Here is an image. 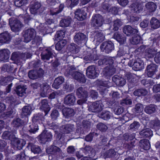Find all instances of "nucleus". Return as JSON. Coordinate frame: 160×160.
Returning a JSON list of instances; mask_svg holds the SVG:
<instances>
[{
    "instance_id": "f257e3e1",
    "label": "nucleus",
    "mask_w": 160,
    "mask_h": 160,
    "mask_svg": "<svg viewBox=\"0 0 160 160\" xmlns=\"http://www.w3.org/2000/svg\"><path fill=\"white\" fill-rule=\"evenodd\" d=\"M38 141L40 143L45 144L47 142H50L51 141L52 135L50 132H48L45 129L38 137Z\"/></svg>"
},
{
    "instance_id": "f03ea898",
    "label": "nucleus",
    "mask_w": 160,
    "mask_h": 160,
    "mask_svg": "<svg viewBox=\"0 0 160 160\" xmlns=\"http://www.w3.org/2000/svg\"><path fill=\"white\" fill-rule=\"evenodd\" d=\"M100 47L101 51L107 54L111 53L114 49V44L110 40L104 41L101 44Z\"/></svg>"
},
{
    "instance_id": "7ed1b4c3",
    "label": "nucleus",
    "mask_w": 160,
    "mask_h": 160,
    "mask_svg": "<svg viewBox=\"0 0 160 160\" xmlns=\"http://www.w3.org/2000/svg\"><path fill=\"white\" fill-rule=\"evenodd\" d=\"M103 18L99 14L93 15L91 20V25L93 27L97 28L101 27L103 24Z\"/></svg>"
},
{
    "instance_id": "20e7f679",
    "label": "nucleus",
    "mask_w": 160,
    "mask_h": 160,
    "mask_svg": "<svg viewBox=\"0 0 160 160\" xmlns=\"http://www.w3.org/2000/svg\"><path fill=\"white\" fill-rule=\"evenodd\" d=\"M98 85L99 86L98 90L100 94L102 96H106L108 92L107 88L110 87L108 82L106 81L98 80L97 82Z\"/></svg>"
},
{
    "instance_id": "39448f33",
    "label": "nucleus",
    "mask_w": 160,
    "mask_h": 160,
    "mask_svg": "<svg viewBox=\"0 0 160 160\" xmlns=\"http://www.w3.org/2000/svg\"><path fill=\"white\" fill-rule=\"evenodd\" d=\"M35 30L33 28L28 29L22 32L24 42L27 43L32 40L35 35Z\"/></svg>"
},
{
    "instance_id": "423d86ee",
    "label": "nucleus",
    "mask_w": 160,
    "mask_h": 160,
    "mask_svg": "<svg viewBox=\"0 0 160 160\" xmlns=\"http://www.w3.org/2000/svg\"><path fill=\"white\" fill-rule=\"evenodd\" d=\"M44 73V71L41 68L38 70H31L28 72V76L31 79L34 80L42 77Z\"/></svg>"
},
{
    "instance_id": "0eeeda50",
    "label": "nucleus",
    "mask_w": 160,
    "mask_h": 160,
    "mask_svg": "<svg viewBox=\"0 0 160 160\" xmlns=\"http://www.w3.org/2000/svg\"><path fill=\"white\" fill-rule=\"evenodd\" d=\"M114 60L111 57H104L101 58L98 61V65L103 67L104 66L107 65V66L115 67L114 65Z\"/></svg>"
},
{
    "instance_id": "6e6552de",
    "label": "nucleus",
    "mask_w": 160,
    "mask_h": 160,
    "mask_svg": "<svg viewBox=\"0 0 160 160\" xmlns=\"http://www.w3.org/2000/svg\"><path fill=\"white\" fill-rule=\"evenodd\" d=\"M11 143L15 150H20L25 144L26 141L23 139L17 138L15 136V138L11 142Z\"/></svg>"
},
{
    "instance_id": "1a4fd4ad",
    "label": "nucleus",
    "mask_w": 160,
    "mask_h": 160,
    "mask_svg": "<svg viewBox=\"0 0 160 160\" xmlns=\"http://www.w3.org/2000/svg\"><path fill=\"white\" fill-rule=\"evenodd\" d=\"M9 24L12 31L14 32H19L23 26L21 22L16 19H14L13 20H12L11 19H10Z\"/></svg>"
},
{
    "instance_id": "9d476101",
    "label": "nucleus",
    "mask_w": 160,
    "mask_h": 160,
    "mask_svg": "<svg viewBox=\"0 0 160 160\" xmlns=\"http://www.w3.org/2000/svg\"><path fill=\"white\" fill-rule=\"evenodd\" d=\"M102 102L101 100L96 101L90 103L88 108L89 111L92 112H99L102 109Z\"/></svg>"
},
{
    "instance_id": "9b49d317",
    "label": "nucleus",
    "mask_w": 160,
    "mask_h": 160,
    "mask_svg": "<svg viewBox=\"0 0 160 160\" xmlns=\"http://www.w3.org/2000/svg\"><path fill=\"white\" fill-rule=\"evenodd\" d=\"M88 40L86 36L82 33H77L74 38V42L78 45H80L82 43L85 44Z\"/></svg>"
},
{
    "instance_id": "f8f14e48",
    "label": "nucleus",
    "mask_w": 160,
    "mask_h": 160,
    "mask_svg": "<svg viewBox=\"0 0 160 160\" xmlns=\"http://www.w3.org/2000/svg\"><path fill=\"white\" fill-rule=\"evenodd\" d=\"M86 75L90 78L94 79L98 76L99 73L97 72L95 66H90L87 68Z\"/></svg>"
},
{
    "instance_id": "ddd939ff",
    "label": "nucleus",
    "mask_w": 160,
    "mask_h": 160,
    "mask_svg": "<svg viewBox=\"0 0 160 160\" xmlns=\"http://www.w3.org/2000/svg\"><path fill=\"white\" fill-rule=\"evenodd\" d=\"M116 70L115 67L106 66L104 68L102 73L104 77L108 79L114 74Z\"/></svg>"
},
{
    "instance_id": "4468645a",
    "label": "nucleus",
    "mask_w": 160,
    "mask_h": 160,
    "mask_svg": "<svg viewBox=\"0 0 160 160\" xmlns=\"http://www.w3.org/2000/svg\"><path fill=\"white\" fill-rule=\"evenodd\" d=\"M158 66L155 64L151 63L147 67L146 72L148 77H152L157 71Z\"/></svg>"
},
{
    "instance_id": "2eb2a0df",
    "label": "nucleus",
    "mask_w": 160,
    "mask_h": 160,
    "mask_svg": "<svg viewBox=\"0 0 160 160\" xmlns=\"http://www.w3.org/2000/svg\"><path fill=\"white\" fill-rule=\"evenodd\" d=\"M72 76L75 80L80 83L83 84L86 82V79L85 76L79 72L75 71L73 72Z\"/></svg>"
},
{
    "instance_id": "dca6fc26",
    "label": "nucleus",
    "mask_w": 160,
    "mask_h": 160,
    "mask_svg": "<svg viewBox=\"0 0 160 160\" xmlns=\"http://www.w3.org/2000/svg\"><path fill=\"white\" fill-rule=\"evenodd\" d=\"M76 97L73 93L69 94L64 98V103L69 106L74 105L76 102Z\"/></svg>"
},
{
    "instance_id": "f3484780",
    "label": "nucleus",
    "mask_w": 160,
    "mask_h": 160,
    "mask_svg": "<svg viewBox=\"0 0 160 160\" xmlns=\"http://www.w3.org/2000/svg\"><path fill=\"white\" fill-rule=\"evenodd\" d=\"M75 18L78 20L82 21L87 18V13L83 9H78L75 11Z\"/></svg>"
},
{
    "instance_id": "a211bd4d",
    "label": "nucleus",
    "mask_w": 160,
    "mask_h": 160,
    "mask_svg": "<svg viewBox=\"0 0 160 160\" xmlns=\"http://www.w3.org/2000/svg\"><path fill=\"white\" fill-rule=\"evenodd\" d=\"M10 34L7 31L0 34V43L2 44L8 43L11 39Z\"/></svg>"
},
{
    "instance_id": "6ab92c4d",
    "label": "nucleus",
    "mask_w": 160,
    "mask_h": 160,
    "mask_svg": "<svg viewBox=\"0 0 160 160\" xmlns=\"http://www.w3.org/2000/svg\"><path fill=\"white\" fill-rule=\"evenodd\" d=\"M11 126L14 133H17V130L22 126V120L19 118H14L11 122Z\"/></svg>"
},
{
    "instance_id": "aec40b11",
    "label": "nucleus",
    "mask_w": 160,
    "mask_h": 160,
    "mask_svg": "<svg viewBox=\"0 0 160 160\" xmlns=\"http://www.w3.org/2000/svg\"><path fill=\"white\" fill-rule=\"evenodd\" d=\"M123 32L127 36H132L135 33H138V31L137 29L133 28L130 25H126L123 28Z\"/></svg>"
},
{
    "instance_id": "412c9836",
    "label": "nucleus",
    "mask_w": 160,
    "mask_h": 160,
    "mask_svg": "<svg viewBox=\"0 0 160 160\" xmlns=\"http://www.w3.org/2000/svg\"><path fill=\"white\" fill-rule=\"evenodd\" d=\"M144 64L143 61L140 58H138L134 61V66L133 69L135 71L142 70L144 68Z\"/></svg>"
},
{
    "instance_id": "4be33fe9",
    "label": "nucleus",
    "mask_w": 160,
    "mask_h": 160,
    "mask_svg": "<svg viewBox=\"0 0 160 160\" xmlns=\"http://www.w3.org/2000/svg\"><path fill=\"white\" fill-rule=\"evenodd\" d=\"M40 108L42 111L44 112L45 115H47L51 109V108L49 105V101L47 99L42 100Z\"/></svg>"
},
{
    "instance_id": "5701e85b",
    "label": "nucleus",
    "mask_w": 160,
    "mask_h": 160,
    "mask_svg": "<svg viewBox=\"0 0 160 160\" xmlns=\"http://www.w3.org/2000/svg\"><path fill=\"white\" fill-rule=\"evenodd\" d=\"M76 94L78 98H87L88 96V91L82 87L78 88L76 91Z\"/></svg>"
},
{
    "instance_id": "b1692460",
    "label": "nucleus",
    "mask_w": 160,
    "mask_h": 160,
    "mask_svg": "<svg viewBox=\"0 0 160 160\" xmlns=\"http://www.w3.org/2000/svg\"><path fill=\"white\" fill-rule=\"evenodd\" d=\"M112 81L118 87L123 86L126 83V80L123 78L118 75H114L112 78Z\"/></svg>"
},
{
    "instance_id": "393cba45",
    "label": "nucleus",
    "mask_w": 160,
    "mask_h": 160,
    "mask_svg": "<svg viewBox=\"0 0 160 160\" xmlns=\"http://www.w3.org/2000/svg\"><path fill=\"white\" fill-rule=\"evenodd\" d=\"M113 38L118 42L120 45L124 44L126 40V37L122 33L119 32H115L113 34Z\"/></svg>"
},
{
    "instance_id": "a878e982",
    "label": "nucleus",
    "mask_w": 160,
    "mask_h": 160,
    "mask_svg": "<svg viewBox=\"0 0 160 160\" xmlns=\"http://www.w3.org/2000/svg\"><path fill=\"white\" fill-rule=\"evenodd\" d=\"M83 151L85 155H87L90 158L93 157L95 155L96 152L94 149L89 145L85 146Z\"/></svg>"
},
{
    "instance_id": "bb28decb",
    "label": "nucleus",
    "mask_w": 160,
    "mask_h": 160,
    "mask_svg": "<svg viewBox=\"0 0 160 160\" xmlns=\"http://www.w3.org/2000/svg\"><path fill=\"white\" fill-rule=\"evenodd\" d=\"M40 88L41 95L43 97L46 96L51 90L50 86L46 82L41 84Z\"/></svg>"
},
{
    "instance_id": "cd10ccee",
    "label": "nucleus",
    "mask_w": 160,
    "mask_h": 160,
    "mask_svg": "<svg viewBox=\"0 0 160 160\" xmlns=\"http://www.w3.org/2000/svg\"><path fill=\"white\" fill-rule=\"evenodd\" d=\"M10 54V51L7 49L0 50V60L4 62L7 61L9 58Z\"/></svg>"
},
{
    "instance_id": "c85d7f7f",
    "label": "nucleus",
    "mask_w": 160,
    "mask_h": 160,
    "mask_svg": "<svg viewBox=\"0 0 160 160\" xmlns=\"http://www.w3.org/2000/svg\"><path fill=\"white\" fill-rule=\"evenodd\" d=\"M139 134L143 138H150L153 135L152 132L149 128H145L140 131Z\"/></svg>"
},
{
    "instance_id": "c756f323",
    "label": "nucleus",
    "mask_w": 160,
    "mask_h": 160,
    "mask_svg": "<svg viewBox=\"0 0 160 160\" xmlns=\"http://www.w3.org/2000/svg\"><path fill=\"white\" fill-rule=\"evenodd\" d=\"M16 133L13 130L11 131H5L2 134V138L3 139L8 140L11 142L13 139L15 138V134Z\"/></svg>"
},
{
    "instance_id": "7c9ffc66",
    "label": "nucleus",
    "mask_w": 160,
    "mask_h": 160,
    "mask_svg": "<svg viewBox=\"0 0 160 160\" xmlns=\"http://www.w3.org/2000/svg\"><path fill=\"white\" fill-rule=\"evenodd\" d=\"M44 118L42 114L38 113L34 114L32 118V122L35 124H41L42 123V121H44Z\"/></svg>"
},
{
    "instance_id": "2f4dec72",
    "label": "nucleus",
    "mask_w": 160,
    "mask_h": 160,
    "mask_svg": "<svg viewBox=\"0 0 160 160\" xmlns=\"http://www.w3.org/2000/svg\"><path fill=\"white\" fill-rule=\"evenodd\" d=\"M62 114L66 118H68L73 117L75 114V112L73 109L64 108L62 110Z\"/></svg>"
},
{
    "instance_id": "473e14b6",
    "label": "nucleus",
    "mask_w": 160,
    "mask_h": 160,
    "mask_svg": "<svg viewBox=\"0 0 160 160\" xmlns=\"http://www.w3.org/2000/svg\"><path fill=\"white\" fill-rule=\"evenodd\" d=\"M41 4L38 2H35L31 4L29 10L31 14H35L38 12V10L41 8Z\"/></svg>"
},
{
    "instance_id": "72a5a7b5",
    "label": "nucleus",
    "mask_w": 160,
    "mask_h": 160,
    "mask_svg": "<svg viewBox=\"0 0 160 160\" xmlns=\"http://www.w3.org/2000/svg\"><path fill=\"white\" fill-rule=\"evenodd\" d=\"M132 43L133 44L137 45L143 43L142 37L139 35L138 32L135 33L132 36Z\"/></svg>"
},
{
    "instance_id": "f704fd0d",
    "label": "nucleus",
    "mask_w": 160,
    "mask_h": 160,
    "mask_svg": "<svg viewBox=\"0 0 160 160\" xmlns=\"http://www.w3.org/2000/svg\"><path fill=\"white\" fill-rule=\"evenodd\" d=\"M146 10L149 12H155L157 8L156 4L152 2H149L145 4Z\"/></svg>"
},
{
    "instance_id": "c9c22d12",
    "label": "nucleus",
    "mask_w": 160,
    "mask_h": 160,
    "mask_svg": "<svg viewBox=\"0 0 160 160\" xmlns=\"http://www.w3.org/2000/svg\"><path fill=\"white\" fill-rule=\"evenodd\" d=\"M64 78L62 76L58 77L55 78L53 83L52 87L55 89L59 88L60 86L64 82Z\"/></svg>"
},
{
    "instance_id": "e433bc0d",
    "label": "nucleus",
    "mask_w": 160,
    "mask_h": 160,
    "mask_svg": "<svg viewBox=\"0 0 160 160\" xmlns=\"http://www.w3.org/2000/svg\"><path fill=\"white\" fill-rule=\"evenodd\" d=\"M125 78L128 82L129 84H133L135 83L136 80V78L135 75H133L130 72H127L125 75Z\"/></svg>"
},
{
    "instance_id": "4c0bfd02",
    "label": "nucleus",
    "mask_w": 160,
    "mask_h": 160,
    "mask_svg": "<svg viewBox=\"0 0 160 160\" xmlns=\"http://www.w3.org/2000/svg\"><path fill=\"white\" fill-rule=\"evenodd\" d=\"M150 22L151 28L153 29H157L160 27V20H158L155 18H152Z\"/></svg>"
},
{
    "instance_id": "58836bf2",
    "label": "nucleus",
    "mask_w": 160,
    "mask_h": 160,
    "mask_svg": "<svg viewBox=\"0 0 160 160\" xmlns=\"http://www.w3.org/2000/svg\"><path fill=\"white\" fill-rule=\"evenodd\" d=\"M140 146L143 149L145 150H148L150 148V144L148 139H142L140 141Z\"/></svg>"
},
{
    "instance_id": "ea45409f",
    "label": "nucleus",
    "mask_w": 160,
    "mask_h": 160,
    "mask_svg": "<svg viewBox=\"0 0 160 160\" xmlns=\"http://www.w3.org/2000/svg\"><path fill=\"white\" fill-rule=\"evenodd\" d=\"M101 100L102 106L104 108L110 107L113 104L112 102L109 101L108 98L106 97L103 96Z\"/></svg>"
},
{
    "instance_id": "a19ab883",
    "label": "nucleus",
    "mask_w": 160,
    "mask_h": 160,
    "mask_svg": "<svg viewBox=\"0 0 160 160\" xmlns=\"http://www.w3.org/2000/svg\"><path fill=\"white\" fill-rule=\"evenodd\" d=\"M58 41L55 45V48L57 50H61L66 45L67 41L66 39H62L57 41Z\"/></svg>"
},
{
    "instance_id": "79ce46f5",
    "label": "nucleus",
    "mask_w": 160,
    "mask_h": 160,
    "mask_svg": "<svg viewBox=\"0 0 160 160\" xmlns=\"http://www.w3.org/2000/svg\"><path fill=\"white\" fill-rule=\"evenodd\" d=\"M74 125L71 124H66L62 125V128L64 133L69 134L73 131Z\"/></svg>"
},
{
    "instance_id": "37998d69",
    "label": "nucleus",
    "mask_w": 160,
    "mask_h": 160,
    "mask_svg": "<svg viewBox=\"0 0 160 160\" xmlns=\"http://www.w3.org/2000/svg\"><path fill=\"white\" fill-rule=\"evenodd\" d=\"M26 89L24 86L19 85L16 87L15 91L18 96L22 97L25 93Z\"/></svg>"
},
{
    "instance_id": "c03bdc74",
    "label": "nucleus",
    "mask_w": 160,
    "mask_h": 160,
    "mask_svg": "<svg viewBox=\"0 0 160 160\" xmlns=\"http://www.w3.org/2000/svg\"><path fill=\"white\" fill-rule=\"evenodd\" d=\"M147 90L144 89H138L133 92L134 95L138 97H142L145 96L148 94Z\"/></svg>"
},
{
    "instance_id": "a18cd8bd",
    "label": "nucleus",
    "mask_w": 160,
    "mask_h": 160,
    "mask_svg": "<svg viewBox=\"0 0 160 160\" xmlns=\"http://www.w3.org/2000/svg\"><path fill=\"white\" fill-rule=\"evenodd\" d=\"M130 6L132 11L134 12L139 13L142 10V8L140 3H132Z\"/></svg>"
},
{
    "instance_id": "49530a36",
    "label": "nucleus",
    "mask_w": 160,
    "mask_h": 160,
    "mask_svg": "<svg viewBox=\"0 0 160 160\" xmlns=\"http://www.w3.org/2000/svg\"><path fill=\"white\" fill-rule=\"evenodd\" d=\"M110 112L108 111L102 110L101 113L99 114V116L104 120H108L110 118Z\"/></svg>"
},
{
    "instance_id": "de8ad7c7",
    "label": "nucleus",
    "mask_w": 160,
    "mask_h": 160,
    "mask_svg": "<svg viewBox=\"0 0 160 160\" xmlns=\"http://www.w3.org/2000/svg\"><path fill=\"white\" fill-rule=\"evenodd\" d=\"M45 51L47 52L46 53L43 54H41L42 59L48 60L51 58H52L53 53L51 51V49L47 48L45 49Z\"/></svg>"
},
{
    "instance_id": "09e8293b",
    "label": "nucleus",
    "mask_w": 160,
    "mask_h": 160,
    "mask_svg": "<svg viewBox=\"0 0 160 160\" xmlns=\"http://www.w3.org/2000/svg\"><path fill=\"white\" fill-rule=\"evenodd\" d=\"M65 31L64 30L57 31L54 35L55 40L58 41L63 39V38L65 37Z\"/></svg>"
},
{
    "instance_id": "8fccbe9b",
    "label": "nucleus",
    "mask_w": 160,
    "mask_h": 160,
    "mask_svg": "<svg viewBox=\"0 0 160 160\" xmlns=\"http://www.w3.org/2000/svg\"><path fill=\"white\" fill-rule=\"evenodd\" d=\"M60 148L55 145H51L46 149V152L49 154H54L58 152Z\"/></svg>"
},
{
    "instance_id": "3c124183",
    "label": "nucleus",
    "mask_w": 160,
    "mask_h": 160,
    "mask_svg": "<svg viewBox=\"0 0 160 160\" xmlns=\"http://www.w3.org/2000/svg\"><path fill=\"white\" fill-rule=\"evenodd\" d=\"M38 126L37 124L34 123L32 122L28 128L27 130L30 133H35L38 130Z\"/></svg>"
},
{
    "instance_id": "603ef678",
    "label": "nucleus",
    "mask_w": 160,
    "mask_h": 160,
    "mask_svg": "<svg viewBox=\"0 0 160 160\" xmlns=\"http://www.w3.org/2000/svg\"><path fill=\"white\" fill-rule=\"evenodd\" d=\"M156 106L153 104H151L145 107L144 110L148 114H151L155 112L156 111Z\"/></svg>"
},
{
    "instance_id": "864d4df0",
    "label": "nucleus",
    "mask_w": 160,
    "mask_h": 160,
    "mask_svg": "<svg viewBox=\"0 0 160 160\" xmlns=\"http://www.w3.org/2000/svg\"><path fill=\"white\" fill-rule=\"evenodd\" d=\"M149 125L151 128L156 130L158 129L160 127V121L158 120H151L149 122Z\"/></svg>"
},
{
    "instance_id": "5fc2aeb1",
    "label": "nucleus",
    "mask_w": 160,
    "mask_h": 160,
    "mask_svg": "<svg viewBox=\"0 0 160 160\" xmlns=\"http://www.w3.org/2000/svg\"><path fill=\"white\" fill-rule=\"evenodd\" d=\"M72 21L70 18L62 19L60 21V25L62 27H67L69 26Z\"/></svg>"
},
{
    "instance_id": "6e6d98bb",
    "label": "nucleus",
    "mask_w": 160,
    "mask_h": 160,
    "mask_svg": "<svg viewBox=\"0 0 160 160\" xmlns=\"http://www.w3.org/2000/svg\"><path fill=\"white\" fill-rule=\"evenodd\" d=\"M143 108L142 104L138 103L135 105L134 108L132 109L133 111L136 114H140L142 112Z\"/></svg>"
},
{
    "instance_id": "4d7b16f0",
    "label": "nucleus",
    "mask_w": 160,
    "mask_h": 160,
    "mask_svg": "<svg viewBox=\"0 0 160 160\" xmlns=\"http://www.w3.org/2000/svg\"><path fill=\"white\" fill-rule=\"evenodd\" d=\"M31 108L28 106H25L22 109L21 115L22 117H27L31 113Z\"/></svg>"
},
{
    "instance_id": "13d9d810",
    "label": "nucleus",
    "mask_w": 160,
    "mask_h": 160,
    "mask_svg": "<svg viewBox=\"0 0 160 160\" xmlns=\"http://www.w3.org/2000/svg\"><path fill=\"white\" fill-rule=\"evenodd\" d=\"M59 116V113L58 111L55 108L52 109L51 112L50 118L52 120L55 121L56 120Z\"/></svg>"
},
{
    "instance_id": "bf43d9fd",
    "label": "nucleus",
    "mask_w": 160,
    "mask_h": 160,
    "mask_svg": "<svg viewBox=\"0 0 160 160\" xmlns=\"http://www.w3.org/2000/svg\"><path fill=\"white\" fill-rule=\"evenodd\" d=\"M13 69V65L6 64L3 66L2 71L4 72H7L8 73H11L12 72Z\"/></svg>"
},
{
    "instance_id": "052dcab7",
    "label": "nucleus",
    "mask_w": 160,
    "mask_h": 160,
    "mask_svg": "<svg viewBox=\"0 0 160 160\" xmlns=\"http://www.w3.org/2000/svg\"><path fill=\"white\" fill-rule=\"evenodd\" d=\"M15 159L16 160H28L29 158L26 155L24 151L22 152L20 154L15 156Z\"/></svg>"
},
{
    "instance_id": "680f3d73",
    "label": "nucleus",
    "mask_w": 160,
    "mask_h": 160,
    "mask_svg": "<svg viewBox=\"0 0 160 160\" xmlns=\"http://www.w3.org/2000/svg\"><path fill=\"white\" fill-rule=\"evenodd\" d=\"M31 151L34 154H39L42 152L40 147L35 144H32L31 146Z\"/></svg>"
},
{
    "instance_id": "e2e57ef3",
    "label": "nucleus",
    "mask_w": 160,
    "mask_h": 160,
    "mask_svg": "<svg viewBox=\"0 0 160 160\" xmlns=\"http://www.w3.org/2000/svg\"><path fill=\"white\" fill-rule=\"evenodd\" d=\"M140 124L137 121H134L129 126V129L132 131H135L138 129L140 127Z\"/></svg>"
},
{
    "instance_id": "0e129e2a",
    "label": "nucleus",
    "mask_w": 160,
    "mask_h": 160,
    "mask_svg": "<svg viewBox=\"0 0 160 160\" xmlns=\"http://www.w3.org/2000/svg\"><path fill=\"white\" fill-rule=\"evenodd\" d=\"M122 25V22L120 19H117L113 21V30L115 31L118 30L119 28Z\"/></svg>"
},
{
    "instance_id": "69168bd1",
    "label": "nucleus",
    "mask_w": 160,
    "mask_h": 160,
    "mask_svg": "<svg viewBox=\"0 0 160 160\" xmlns=\"http://www.w3.org/2000/svg\"><path fill=\"white\" fill-rule=\"evenodd\" d=\"M77 46L74 43H71L68 46L67 49L71 53H77L78 52V49L77 48Z\"/></svg>"
},
{
    "instance_id": "338daca9",
    "label": "nucleus",
    "mask_w": 160,
    "mask_h": 160,
    "mask_svg": "<svg viewBox=\"0 0 160 160\" xmlns=\"http://www.w3.org/2000/svg\"><path fill=\"white\" fill-rule=\"evenodd\" d=\"M20 56V54L19 52H14L12 54L11 58L12 61L18 62Z\"/></svg>"
},
{
    "instance_id": "774afa93",
    "label": "nucleus",
    "mask_w": 160,
    "mask_h": 160,
    "mask_svg": "<svg viewBox=\"0 0 160 160\" xmlns=\"http://www.w3.org/2000/svg\"><path fill=\"white\" fill-rule=\"evenodd\" d=\"M124 139L127 141H132L135 138L134 133H125L123 135Z\"/></svg>"
}]
</instances>
